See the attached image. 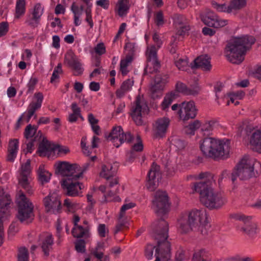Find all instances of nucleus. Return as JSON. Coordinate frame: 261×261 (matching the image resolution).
<instances>
[{
	"instance_id": "nucleus-46",
	"label": "nucleus",
	"mask_w": 261,
	"mask_h": 261,
	"mask_svg": "<svg viewBox=\"0 0 261 261\" xmlns=\"http://www.w3.org/2000/svg\"><path fill=\"white\" fill-rule=\"evenodd\" d=\"M51 174L48 171L43 170L41 166L39 168V178L42 183L47 182L50 178Z\"/></svg>"
},
{
	"instance_id": "nucleus-62",
	"label": "nucleus",
	"mask_w": 261,
	"mask_h": 261,
	"mask_svg": "<svg viewBox=\"0 0 261 261\" xmlns=\"http://www.w3.org/2000/svg\"><path fill=\"white\" fill-rule=\"evenodd\" d=\"M155 22L159 27L163 25L164 23L163 14L162 11L156 13L155 16Z\"/></svg>"
},
{
	"instance_id": "nucleus-53",
	"label": "nucleus",
	"mask_w": 261,
	"mask_h": 261,
	"mask_svg": "<svg viewBox=\"0 0 261 261\" xmlns=\"http://www.w3.org/2000/svg\"><path fill=\"white\" fill-rule=\"evenodd\" d=\"M171 143L178 150L184 149L186 146V143L184 140L176 137L172 139Z\"/></svg>"
},
{
	"instance_id": "nucleus-16",
	"label": "nucleus",
	"mask_w": 261,
	"mask_h": 261,
	"mask_svg": "<svg viewBox=\"0 0 261 261\" xmlns=\"http://www.w3.org/2000/svg\"><path fill=\"white\" fill-rule=\"evenodd\" d=\"M197 109L193 101H184L180 103V109L177 112L180 118L183 120L194 119L197 115Z\"/></svg>"
},
{
	"instance_id": "nucleus-39",
	"label": "nucleus",
	"mask_w": 261,
	"mask_h": 261,
	"mask_svg": "<svg viewBox=\"0 0 261 261\" xmlns=\"http://www.w3.org/2000/svg\"><path fill=\"white\" fill-rule=\"evenodd\" d=\"M28 176L26 175H20L19 178V185L29 194H33V190L29 181Z\"/></svg>"
},
{
	"instance_id": "nucleus-60",
	"label": "nucleus",
	"mask_w": 261,
	"mask_h": 261,
	"mask_svg": "<svg viewBox=\"0 0 261 261\" xmlns=\"http://www.w3.org/2000/svg\"><path fill=\"white\" fill-rule=\"evenodd\" d=\"M9 31V24L7 21L0 23V37L6 35Z\"/></svg>"
},
{
	"instance_id": "nucleus-34",
	"label": "nucleus",
	"mask_w": 261,
	"mask_h": 261,
	"mask_svg": "<svg viewBox=\"0 0 261 261\" xmlns=\"http://www.w3.org/2000/svg\"><path fill=\"white\" fill-rule=\"evenodd\" d=\"M217 123V121L214 119L206 121L201 125V131L203 133L204 135L208 136L211 134Z\"/></svg>"
},
{
	"instance_id": "nucleus-64",
	"label": "nucleus",
	"mask_w": 261,
	"mask_h": 261,
	"mask_svg": "<svg viewBox=\"0 0 261 261\" xmlns=\"http://www.w3.org/2000/svg\"><path fill=\"white\" fill-rule=\"evenodd\" d=\"M95 53L99 55H102L106 53V48L103 43H99L94 47Z\"/></svg>"
},
{
	"instance_id": "nucleus-21",
	"label": "nucleus",
	"mask_w": 261,
	"mask_h": 261,
	"mask_svg": "<svg viewBox=\"0 0 261 261\" xmlns=\"http://www.w3.org/2000/svg\"><path fill=\"white\" fill-rule=\"evenodd\" d=\"M39 241L44 255L48 257L54 243L52 234L47 232H42L39 236Z\"/></svg>"
},
{
	"instance_id": "nucleus-29",
	"label": "nucleus",
	"mask_w": 261,
	"mask_h": 261,
	"mask_svg": "<svg viewBox=\"0 0 261 261\" xmlns=\"http://www.w3.org/2000/svg\"><path fill=\"white\" fill-rule=\"evenodd\" d=\"M249 142L258 151L261 152V130H255L250 135Z\"/></svg>"
},
{
	"instance_id": "nucleus-30",
	"label": "nucleus",
	"mask_w": 261,
	"mask_h": 261,
	"mask_svg": "<svg viewBox=\"0 0 261 261\" xmlns=\"http://www.w3.org/2000/svg\"><path fill=\"white\" fill-rule=\"evenodd\" d=\"M134 85V81L132 79H128L124 81L121 84L119 89L117 90L116 95L118 98L122 97L125 94L129 91Z\"/></svg>"
},
{
	"instance_id": "nucleus-33",
	"label": "nucleus",
	"mask_w": 261,
	"mask_h": 261,
	"mask_svg": "<svg viewBox=\"0 0 261 261\" xmlns=\"http://www.w3.org/2000/svg\"><path fill=\"white\" fill-rule=\"evenodd\" d=\"M52 150L49 142L43 139L39 145L37 152L40 156H45Z\"/></svg>"
},
{
	"instance_id": "nucleus-36",
	"label": "nucleus",
	"mask_w": 261,
	"mask_h": 261,
	"mask_svg": "<svg viewBox=\"0 0 261 261\" xmlns=\"http://www.w3.org/2000/svg\"><path fill=\"white\" fill-rule=\"evenodd\" d=\"M11 202V200L9 195H0V213H6Z\"/></svg>"
},
{
	"instance_id": "nucleus-45",
	"label": "nucleus",
	"mask_w": 261,
	"mask_h": 261,
	"mask_svg": "<svg viewBox=\"0 0 261 261\" xmlns=\"http://www.w3.org/2000/svg\"><path fill=\"white\" fill-rule=\"evenodd\" d=\"M127 0H119L118 3V14L122 16L125 15L128 10Z\"/></svg>"
},
{
	"instance_id": "nucleus-25",
	"label": "nucleus",
	"mask_w": 261,
	"mask_h": 261,
	"mask_svg": "<svg viewBox=\"0 0 261 261\" xmlns=\"http://www.w3.org/2000/svg\"><path fill=\"white\" fill-rule=\"evenodd\" d=\"M210 60L211 58L206 55L199 56L193 61L194 65L191 64V68H199L204 71H210L212 67Z\"/></svg>"
},
{
	"instance_id": "nucleus-5",
	"label": "nucleus",
	"mask_w": 261,
	"mask_h": 261,
	"mask_svg": "<svg viewBox=\"0 0 261 261\" xmlns=\"http://www.w3.org/2000/svg\"><path fill=\"white\" fill-rule=\"evenodd\" d=\"M257 165L259 166L260 164L254 159L245 155L231 173V180L234 183L237 177L241 180H247L255 176L254 166Z\"/></svg>"
},
{
	"instance_id": "nucleus-55",
	"label": "nucleus",
	"mask_w": 261,
	"mask_h": 261,
	"mask_svg": "<svg viewBox=\"0 0 261 261\" xmlns=\"http://www.w3.org/2000/svg\"><path fill=\"white\" fill-rule=\"evenodd\" d=\"M20 175L29 176L31 172V161L28 160L24 164L21 166Z\"/></svg>"
},
{
	"instance_id": "nucleus-32",
	"label": "nucleus",
	"mask_w": 261,
	"mask_h": 261,
	"mask_svg": "<svg viewBox=\"0 0 261 261\" xmlns=\"http://www.w3.org/2000/svg\"><path fill=\"white\" fill-rule=\"evenodd\" d=\"M71 109L72 113L69 115L67 120L71 123L75 122L77 121L79 117L83 119L81 115V108L77 106L75 102L71 104Z\"/></svg>"
},
{
	"instance_id": "nucleus-15",
	"label": "nucleus",
	"mask_w": 261,
	"mask_h": 261,
	"mask_svg": "<svg viewBox=\"0 0 261 261\" xmlns=\"http://www.w3.org/2000/svg\"><path fill=\"white\" fill-rule=\"evenodd\" d=\"M169 75L167 74H158L155 76L154 84L150 88L151 96L157 98L162 95L165 85L168 82Z\"/></svg>"
},
{
	"instance_id": "nucleus-43",
	"label": "nucleus",
	"mask_w": 261,
	"mask_h": 261,
	"mask_svg": "<svg viewBox=\"0 0 261 261\" xmlns=\"http://www.w3.org/2000/svg\"><path fill=\"white\" fill-rule=\"evenodd\" d=\"M134 139L133 136L132 135L130 132H128L125 133L124 132H122V134L121 136H120V138L119 139V142H120L119 144L116 143L114 144V145L116 147H118L120 144L124 142H127L128 143H130L132 142V141Z\"/></svg>"
},
{
	"instance_id": "nucleus-27",
	"label": "nucleus",
	"mask_w": 261,
	"mask_h": 261,
	"mask_svg": "<svg viewBox=\"0 0 261 261\" xmlns=\"http://www.w3.org/2000/svg\"><path fill=\"white\" fill-rule=\"evenodd\" d=\"M18 140L17 139H11L9 142L8 147L7 160L13 162L16 156L18 149Z\"/></svg>"
},
{
	"instance_id": "nucleus-4",
	"label": "nucleus",
	"mask_w": 261,
	"mask_h": 261,
	"mask_svg": "<svg viewBox=\"0 0 261 261\" xmlns=\"http://www.w3.org/2000/svg\"><path fill=\"white\" fill-rule=\"evenodd\" d=\"M194 190L199 193L200 202L210 210L219 209L225 203L222 195L212 189L207 182L196 183Z\"/></svg>"
},
{
	"instance_id": "nucleus-17",
	"label": "nucleus",
	"mask_w": 261,
	"mask_h": 261,
	"mask_svg": "<svg viewBox=\"0 0 261 261\" xmlns=\"http://www.w3.org/2000/svg\"><path fill=\"white\" fill-rule=\"evenodd\" d=\"M43 203L46 212L55 214L61 213V202L56 194H49L45 197Z\"/></svg>"
},
{
	"instance_id": "nucleus-38",
	"label": "nucleus",
	"mask_w": 261,
	"mask_h": 261,
	"mask_svg": "<svg viewBox=\"0 0 261 261\" xmlns=\"http://www.w3.org/2000/svg\"><path fill=\"white\" fill-rule=\"evenodd\" d=\"M105 250V243L103 242H98L95 248L91 250V254L97 259L101 258Z\"/></svg>"
},
{
	"instance_id": "nucleus-12",
	"label": "nucleus",
	"mask_w": 261,
	"mask_h": 261,
	"mask_svg": "<svg viewBox=\"0 0 261 261\" xmlns=\"http://www.w3.org/2000/svg\"><path fill=\"white\" fill-rule=\"evenodd\" d=\"M80 178L72 177L62 180L61 186L66 195L75 197L79 195L80 191L84 188L83 184L78 181Z\"/></svg>"
},
{
	"instance_id": "nucleus-35",
	"label": "nucleus",
	"mask_w": 261,
	"mask_h": 261,
	"mask_svg": "<svg viewBox=\"0 0 261 261\" xmlns=\"http://www.w3.org/2000/svg\"><path fill=\"white\" fill-rule=\"evenodd\" d=\"M177 97V94L175 92L166 94L161 105L162 110L166 111L173 100L176 99Z\"/></svg>"
},
{
	"instance_id": "nucleus-6",
	"label": "nucleus",
	"mask_w": 261,
	"mask_h": 261,
	"mask_svg": "<svg viewBox=\"0 0 261 261\" xmlns=\"http://www.w3.org/2000/svg\"><path fill=\"white\" fill-rule=\"evenodd\" d=\"M152 237L156 242L157 245L165 247L166 254H168L169 248L171 247L170 242L167 240L168 238L169 225L164 219L158 220L152 225Z\"/></svg>"
},
{
	"instance_id": "nucleus-28",
	"label": "nucleus",
	"mask_w": 261,
	"mask_h": 261,
	"mask_svg": "<svg viewBox=\"0 0 261 261\" xmlns=\"http://www.w3.org/2000/svg\"><path fill=\"white\" fill-rule=\"evenodd\" d=\"M71 233L73 237L76 238H88L90 236L89 226H83L79 225L73 226L72 229Z\"/></svg>"
},
{
	"instance_id": "nucleus-20",
	"label": "nucleus",
	"mask_w": 261,
	"mask_h": 261,
	"mask_svg": "<svg viewBox=\"0 0 261 261\" xmlns=\"http://www.w3.org/2000/svg\"><path fill=\"white\" fill-rule=\"evenodd\" d=\"M246 4V0H231L230 5L226 6L225 4H219L215 1L212 2L213 7L219 12L230 13L233 10H240L244 8Z\"/></svg>"
},
{
	"instance_id": "nucleus-7",
	"label": "nucleus",
	"mask_w": 261,
	"mask_h": 261,
	"mask_svg": "<svg viewBox=\"0 0 261 261\" xmlns=\"http://www.w3.org/2000/svg\"><path fill=\"white\" fill-rule=\"evenodd\" d=\"M54 166L56 174L65 177V178L72 177L76 178H83V173L88 167V165L87 164L86 167L83 169L77 164H70L66 161H59L55 163Z\"/></svg>"
},
{
	"instance_id": "nucleus-41",
	"label": "nucleus",
	"mask_w": 261,
	"mask_h": 261,
	"mask_svg": "<svg viewBox=\"0 0 261 261\" xmlns=\"http://www.w3.org/2000/svg\"><path fill=\"white\" fill-rule=\"evenodd\" d=\"M201 126L200 121L196 120L185 127V132L188 134L194 135L196 130Z\"/></svg>"
},
{
	"instance_id": "nucleus-51",
	"label": "nucleus",
	"mask_w": 261,
	"mask_h": 261,
	"mask_svg": "<svg viewBox=\"0 0 261 261\" xmlns=\"http://www.w3.org/2000/svg\"><path fill=\"white\" fill-rule=\"evenodd\" d=\"M75 250L79 253H84L86 251V242L83 239L77 240L75 243Z\"/></svg>"
},
{
	"instance_id": "nucleus-1",
	"label": "nucleus",
	"mask_w": 261,
	"mask_h": 261,
	"mask_svg": "<svg viewBox=\"0 0 261 261\" xmlns=\"http://www.w3.org/2000/svg\"><path fill=\"white\" fill-rule=\"evenodd\" d=\"M256 40L250 35H243L230 39L225 48V55L231 63L240 64L245 59V56L249 50Z\"/></svg>"
},
{
	"instance_id": "nucleus-63",
	"label": "nucleus",
	"mask_w": 261,
	"mask_h": 261,
	"mask_svg": "<svg viewBox=\"0 0 261 261\" xmlns=\"http://www.w3.org/2000/svg\"><path fill=\"white\" fill-rule=\"evenodd\" d=\"M135 206V204L134 203H132V202L123 205L120 210V219H121L123 217V215L126 210L130 209L131 208H133Z\"/></svg>"
},
{
	"instance_id": "nucleus-14",
	"label": "nucleus",
	"mask_w": 261,
	"mask_h": 261,
	"mask_svg": "<svg viewBox=\"0 0 261 261\" xmlns=\"http://www.w3.org/2000/svg\"><path fill=\"white\" fill-rule=\"evenodd\" d=\"M43 7L41 4L37 3L35 5L33 8L31 10L27 15L25 23L32 29H35L39 25L40 19L43 13Z\"/></svg>"
},
{
	"instance_id": "nucleus-31",
	"label": "nucleus",
	"mask_w": 261,
	"mask_h": 261,
	"mask_svg": "<svg viewBox=\"0 0 261 261\" xmlns=\"http://www.w3.org/2000/svg\"><path fill=\"white\" fill-rule=\"evenodd\" d=\"M168 254H166L165 247L157 245L155 251V260L154 261H168L170 258V248H169Z\"/></svg>"
},
{
	"instance_id": "nucleus-49",
	"label": "nucleus",
	"mask_w": 261,
	"mask_h": 261,
	"mask_svg": "<svg viewBox=\"0 0 261 261\" xmlns=\"http://www.w3.org/2000/svg\"><path fill=\"white\" fill-rule=\"evenodd\" d=\"M186 95H197L200 91V88L197 83L191 85L187 87Z\"/></svg>"
},
{
	"instance_id": "nucleus-9",
	"label": "nucleus",
	"mask_w": 261,
	"mask_h": 261,
	"mask_svg": "<svg viewBox=\"0 0 261 261\" xmlns=\"http://www.w3.org/2000/svg\"><path fill=\"white\" fill-rule=\"evenodd\" d=\"M169 207V197L165 191L158 190L152 201V208L158 216L166 214Z\"/></svg>"
},
{
	"instance_id": "nucleus-18",
	"label": "nucleus",
	"mask_w": 261,
	"mask_h": 261,
	"mask_svg": "<svg viewBox=\"0 0 261 261\" xmlns=\"http://www.w3.org/2000/svg\"><path fill=\"white\" fill-rule=\"evenodd\" d=\"M201 21L206 25L215 28H219L226 25L228 20L222 19L212 12H208L205 14L200 15Z\"/></svg>"
},
{
	"instance_id": "nucleus-56",
	"label": "nucleus",
	"mask_w": 261,
	"mask_h": 261,
	"mask_svg": "<svg viewBox=\"0 0 261 261\" xmlns=\"http://www.w3.org/2000/svg\"><path fill=\"white\" fill-rule=\"evenodd\" d=\"M124 48L127 53L126 56H130L133 58L135 51V43L127 42L125 44Z\"/></svg>"
},
{
	"instance_id": "nucleus-52",
	"label": "nucleus",
	"mask_w": 261,
	"mask_h": 261,
	"mask_svg": "<svg viewBox=\"0 0 261 261\" xmlns=\"http://www.w3.org/2000/svg\"><path fill=\"white\" fill-rule=\"evenodd\" d=\"M175 66L179 70H186L188 67V61L187 57L184 59H179L174 61Z\"/></svg>"
},
{
	"instance_id": "nucleus-37",
	"label": "nucleus",
	"mask_w": 261,
	"mask_h": 261,
	"mask_svg": "<svg viewBox=\"0 0 261 261\" xmlns=\"http://www.w3.org/2000/svg\"><path fill=\"white\" fill-rule=\"evenodd\" d=\"M25 12V0H16L15 17L19 18Z\"/></svg>"
},
{
	"instance_id": "nucleus-19",
	"label": "nucleus",
	"mask_w": 261,
	"mask_h": 261,
	"mask_svg": "<svg viewBox=\"0 0 261 261\" xmlns=\"http://www.w3.org/2000/svg\"><path fill=\"white\" fill-rule=\"evenodd\" d=\"M160 177V166L153 162L147 174L146 186L149 191H153L157 188Z\"/></svg>"
},
{
	"instance_id": "nucleus-42",
	"label": "nucleus",
	"mask_w": 261,
	"mask_h": 261,
	"mask_svg": "<svg viewBox=\"0 0 261 261\" xmlns=\"http://www.w3.org/2000/svg\"><path fill=\"white\" fill-rule=\"evenodd\" d=\"M17 261H29V254L27 248L21 247L18 248Z\"/></svg>"
},
{
	"instance_id": "nucleus-54",
	"label": "nucleus",
	"mask_w": 261,
	"mask_h": 261,
	"mask_svg": "<svg viewBox=\"0 0 261 261\" xmlns=\"http://www.w3.org/2000/svg\"><path fill=\"white\" fill-rule=\"evenodd\" d=\"M62 64L61 63H59L54 69L50 79V83H53L56 80L58 79L59 78V74L62 73Z\"/></svg>"
},
{
	"instance_id": "nucleus-59",
	"label": "nucleus",
	"mask_w": 261,
	"mask_h": 261,
	"mask_svg": "<svg viewBox=\"0 0 261 261\" xmlns=\"http://www.w3.org/2000/svg\"><path fill=\"white\" fill-rule=\"evenodd\" d=\"M138 143L135 144L132 147V150L136 152H141L143 149V145L142 144L141 137L138 135L137 137Z\"/></svg>"
},
{
	"instance_id": "nucleus-40",
	"label": "nucleus",
	"mask_w": 261,
	"mask_h": 261,
	"mask_svg": "<svg viewBox=\"0 0 261 261\" xmlns=\"http://www.w3.org/2000/svg\"><path fill=\"white\" fill-rule=\"evenodd\" d=\"M123 132L122 127L120 126L113 127L111 132L108 137V139L113 141L115 142V140H119V138Z\"/></svg>"
},
{
	"instance_id": "nucleus-61",
	"label": "nucleus",
	"mask_w": 261,
	"mask_h": 261,
	"mask_svg": "<svg viewBox=\"0 0 261 261\" xmlns=\"http://www.w3.org/2000/svg\"><path fill=\"white\" fill-rule=\"evenodd\" d=\"M63 205L67 207L69 212H73L76 208V204L72 203L70 199L66 198L64 201Z\"/></svg>"
},
{
	"instance_id": "nucleus-10",
	"label": "nucleus",
	"mask_w": 261,
	"mask_h": 261,
	"mask_svg": "<svg viewBox=\"0 0 261 261\" xmlns=\"http://www.w3.org/2000/svg\"><path fill=\"white\" fill-rule=\"evenodd\" d=\"M147 105L141 100L139 95L137 96L130 109V115L137 125H142L144 123L143 117L148 112Z\"/></svg>"
},
{
	"instance_id": "nucleus-3",
	"label": "nucleus",
	"mask_w": 261,
	"mask_h": 261,
	"mask_svg": "<svg viewBox=\"0 0 261 261\" xmlns=\"http://www.w3.org/2000/svg\"><path fill=\"white\" fill-rule=\"evenodd\" d=\"M230 142L205 137L200 141V148L203 154L215 160L227 158L230 152Z\"/></svg>"
},
{
	"instance_id": "nucleus-11",
	"label": "nucleus",
	"mask_w": 261,
	"mask_h": 261,
	"mask_svg": "<svg viewBox=\"0 0 261 261\" xmlns=\"http://www.w3.org/2000/svg\"><path fill=\"white\" fill-rule=\"evenodd\" d=\"M147 64L144 69V74L156 72L160 68V62L158 59L157 49L155 46L147 48L146 52Z\"/></svg>"
},
{
	"instance_id": "nucleus-8",
	"label": "nucleus",
	"mask_w": 261,
	"mask_h": 261,
	"mask_svg": "<svg viewBox=\"0 0 261 261\" xmlns=\"http://www.w3.org/2000/svg\"><path fill=\"white\" fill-rule=\"evenodd\" d=\"M17 206V218L20 222L25 224L31 223L35 217L33 212L34 205L22 192L19 195Z\"/></svg>"
},
{
	"instance_id": "nucleus-44",
	"label": "nucleus",
	"mask_w": 261,
	"mask_h": 261,
	"mask_svg": "<svg viewBox=\"0 0 261 261\" xmlns=\"http://www.w3.org/2000/svg\"><path fill=\"white\" fill-rule=\"evenodd\" d=\"M173 24L176 28L188 24L187 18L182 15L175 14L173 16Z\"/></svg>"
},
{
	"instance_id": "nucleus-57",
	"label": "nucleus",
	"mask_w": 261,
	"mask_h": 261,
	"mask_svg": "<svg viewBox=\"0 0 261 261\" xmlns=\"http://www.w3.org/2000/svg\"><path fill=\"white\" fill-rule=\"evenodd\" d=\"M187 87L188 86L185 84L180 81L177 82L175 85V89L176 91L185 95H186V93L187 92Z\"/></svg>"
},
{
	"instance_id": "nucleus-13",
	"label": "nucleus",
	"mask_w": 261,
	"mask_h": 261,
	"mask_svg": "<svg viewBox=\"0 0 261 261\" xmlns=\"http://www.w3.org/2000/svg\"><path fill=\"white\" fill-rule=\"evenodd\" d=\"M230 217L243 223L244 225L239 227L241 231L245 233L249 237L253 238L256 233V225L251 221L250 217H246L242 214H233Z\"/></svg>"
},
{
	"instance_id": "nucleus-48",
	"label": "nucleus",
	"mask_w": 261,
	"mask_h": 261,
	"mask_svg": "<svg viewBox=\"0 0 261 261\" xmlns=\"http://www.w3.org/2000/svg\"><path fill=\"white\" fill-rule=\"evenodd\" d=\"M205 251L199 249L196 251L193 255L192 261H210L205 258Z\"/></svg>"
},
{
	"instance_id": "nucleus-24",
	"label": "nucleus",
	"mask_w": 261,
	"mask_h": 261,
	"mask_svg": "<svg viewBox=\"0 0 261 261\" xmlns=\"http://www.w3.org/2000/svg\"><path fill=\"white\" fill-rule=\"evenodd\" d=\"M34 98L36 99V101L31 102L28 106V115L26 119L27 122L30 121L35 111L41 108L43 99V95L42 93L38 92L34 94Z\"/></svg>"
},
{
	"instance_id": "nucleus-22",
	"label": "nucleus",
	"mask_w": 261,
	"mask_h": 261,
	"mask_svg": "<svg viewBox=\"0 0 261 261\" xmlns=\"http://www.w3.org/2000/svg\"><path fill=\"white\" fill-rule=\"evenodd\" d=\"M170 124V120L167 117L157 119L153 124L152 130L156 138L163 137L167 132Z\"/></svg>"
},
{
	"instance_id": "nucleus-50",
	"label": "nucleus",
	"mask_w": 261,
	"mask_h": 261,
	"mask_svg": "<svg viewBox=\"0 0 261 261\" xmlns=\"http://www.w3.org/2000/svg\"><path fill=\"white\" fill-rule=\"evenodd\" d=\"M157 245L154 246L151 244H147L145 247L144 255L148 259H151L153 258V251L156 249Z\"/></svg>"
},
{
	"instance_id": "nucleus-23",
	"label": "nucleus",
	"mask_w": 261,
	"mask_h": 261,
	"mask_svg": "<svg viewBox=\"0 0 261 261\" xmlns=\"http://www.w3.org/2000/svg\"><path fill=\"white\" fill-rule=\"evenodd\" d=\"M64 60L65 62L75 71V75H79L82 73L83 69L81 67L82 65L76 56L72 51L68 52L65 55Z\"/></svg>"
},
{
	"instance_id": "nucleus-47",
	"label": "nucleus",
	"mask_w": 261,
	"mask_h": 261,
	"mask_svg": "<svg viewBox=\"0 0 261 261\" xmlns=\"http://www.w3.org/2000/svg\"><path fill=\"white\" fill-rule=\"evenodd\" d=\"M37 129V126L34 125L33 126L31 124H29L24 129V137L26 139H29L33 137L36 133Z\"/></svg>"
},
{
	"instance_id": "nucleus-26",
	"label": "nucleus",
	"mask_w": 261,
	"mask_h": 261,
	"mask_svg": "<svg viewBox=\"0 0 261 261\" xmlns=\"http://www.w3.org/2000/svg\"><path fill=\"white\" fill-rule=\"evenodd\" d=\"M118 170L117 165H112L111 164L103 165L101 168V171L100 176L107 180H109L111 177L116 176Z\"/></svg>"
},
{
	"instance_id": "nucleus-58",
	"label": "nucleus",
	"mask_w": 261,
	"mask_h": 261,
	"mask_svg": "<svg viewBox=\"0 0 261 261\" xmlns=\"http://www.w3.org/2000/svg\"><path fill=\"white\" fill-rule=\"evenodd\" d=\"M176 28L177 29V34L179 36H184L186 35L190 30V27L187 24L181 25Z\"/></svg>"
},
{
	"instance_id": "nucleus-2",
	"label": "nucleus",
	"mask_w": 261,
	"mask_h": 261,
	"mask_svg": "<svg viewBox=\"0 0 261 261\" xmlns=\"http://www.w3.org/2000/svg\"><path fill=\"white\" fill-rule=\"evenodd\" d=\"M207 215L203 210H193L182 214L178 220V229L181 233L194 230L205 235L207 233Z\"/></svg>"
}]
</instances>
